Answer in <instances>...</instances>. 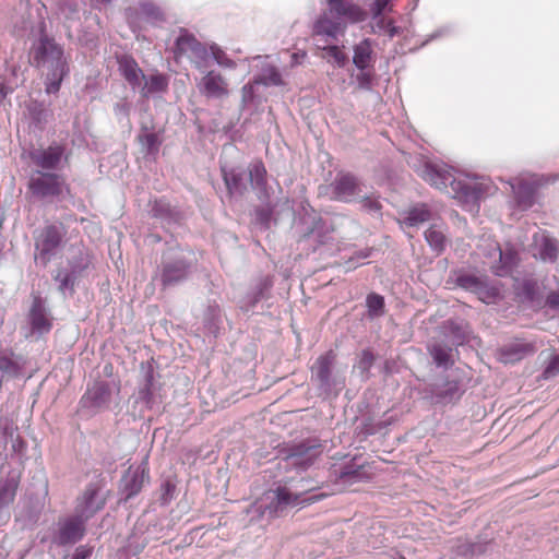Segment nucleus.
<instances>
[{
    "label": "nucleus",
    "instance_id": "f704fd0d",
    "mask_svg": "<svg viewBox=\"0 0 559 559\" xmlns=\"http://www.w3.org/2000/svg\"><path fill=\"white\" fill-rule=\"evenodd\" d=\"M432 219V212L427 204L420 203L412 206L405 213L403 223L407 227H419L420 225Z\"/></svg>",
    "mask_w": 559,
    "mask_h": 559
},
{
    "label": "nucleus",
    "instance_id": "4c0bfd02",
    "mask_svg": "<svg viewBox=\"0 0 559 559\" xmlns=\"http://www.w3.org/2000/svg\"><path fill=\"white\" fill-rule=\"evenodd\" d=\"M151 214L164 224H173L178 221V212H176L170 203L165 199L155 200L152 203Z\"/></svg>",
    "mask_w": 559,
    "mask_h": 559
},
{
    "label": "nucleus",
    "instance_id": "a211bd4d",
    "mask_svg": "<svg viewBox=\"0 0 559 559\" xmlns=\"http://www.w3.org/2000/svg\"><path fill=\"white\" fill-rule=\"evenodd\" d=\"M204 75L197 83L200 94L206 98L221 99L228 96L227 80L215 70H205Z\"/></svg>",
    "mask_w": 559,
    "mask_h": 559
},
{
    "label": "nucleus",
    "instance_id": "f03ea898",
    "mask_svg": "<svg viewBox=\"0 0 559 559\" xmlns=\"http://www.w3.org/2000/svg\"><path fill=\"white\" fill-rule=\"evenodd\" d=\"M31 56L33 64L45 75L46 93L57 94L63 79L70 72L62 45L48 36L41 27L40 36L32 45Z\"/></svg>",
    "mask_w": 559,
    "mask_h": 559
},
{
    "label": "nucleus",
    "instance_id": "58836bf2",
    "mask_svg": "<svg viewBox=\"0 0 559 559\" xmlns=\"http://www.w3.org/2000/svg\"><path fill=\"white\" fill-rule=\"evenodd\" d=\"M53 280L58 283V290L64 297L73 296L75 292V284L79 280L74 273H72L68 267H62L56 272Z\"/></svg>",
    "mask_w": 559,
    "mask_h": 559
},
{
    "label": "nucleus",
    "instance_id": "aec40b11",
    "mask_svg": "<svg viewBox=\"0 0 559 559\" xmlns=\"http://www.w3.org/2000/svg\"><path fill=\"white\" fill-rule=\"evenodd\" d=\"M85 534V523L81 516H70L59 522L53 543L58 546H67L78 543Z\"/></svg>",
    "mask_w": 559,
    "mask_h": 559
},
{
    "label": "nucleus",
    "instance_id": "5fc2aeb1",
    "mask_svg": "<svg viewBox=\"0 0 559 559\" xmlns=\"http://www.w3.org/2000/svg\"><path fill=\"white\" fill-rule=\"evenodd\" d=\"M392 0H373L369 4V11L371 19L378 17V16H384V12L392 11L391 5Z\"/></svg>",
    "mask_w": 559,
    "mask_h": 559
},
{
    "label": "nucleus",
    "instance_id": "6e6d98bb",
    "mask_svg": "<svg viewBox=\"0 0 559 559\" xmlns=\"http://www.w3.org/2000/svg\"><path fill=\"white\" fill-rule=\"evenodd\" d=\"M374 362V356L369 349H364L360 353L356 367L361 373H368Z\"/></svg>",
    "mask_w": 559,
    "mask_h": 559
},
{
    "label": "nucleus",
    "instance_id": "f8f14e48",
    "mask_svg": "<svg viewBox=\"0 0 559 559\" xmlns=\"http://www.w3.org/2000/svg\"><path fill=\"white\" fill-rule=\"evenodd\" d=\"M345 31V23L338 22L328 9L318 16L312 25V36L317 47H321V44L336 41Z\"/></svg>",
    "mask_w": 559,
    "mask_h": 559
},
{
    "label": "nucleus",
    "instance_id": "a878e982",
    "mask_svg": "<svg viewBox=\"0 0 559 559\" xmlns=\"http://www.w3.org/2000/svg\"><path fill=\"white\" fill-rule=\"evenodd\" d=\"M118 70L133 91L141 87L144 73L133 57L128 55L120 56L118 58Z\"/></svg>",
    "mask_w": 559,
    "mask_h": 559
},
{
    "label": "nucleus",
    "instance_id": "4468645a",
    "mask_svg": "<svg viewBox=\"0 0 559 559\" xmlns=\"http://www.w3.org/2000/svg\"><path fill=\"white\" fill-rule=\"evenodd\" d=\"M326 1L330 14L338 20V22L345 23V28L347 27V24L364 22L368 16L367 11L352 0Z\"/></svg>",
    "mask_w": 559,
    "mask_h": 559
},
{
    "label": "nucleus",
    "instance_id": "6e6552de",
    "mask_svg": "<svg viewBox=\"0 0 559 559\" xmlns=\"http://www.w3.org/2000/svg\"><path fill=\"white\" fill-rule=\"evenodd\" d=\"M334 355L332 352L319 356L311 367V379L316 383L319 395L337 396L345 385V379L332 373Z\"/></svg>",
    "mask_w": 559,
    "mask_h": 559
},
{
    "label": "nucleus",
    "instance_id": "412c9836",
    "mask_svg": "<svg viewBox=\"0 0 559 559\" xmlns=\"http://www.w3.org/2000/svg\"><path fill=\"white\" fill-rule=\"evenodd\" d=\"M488 255L495 259L498 258L490 266V270L500 277L511 275L519 262V254L513 248L507 247L501 249L497 242L491 245V252Z\"/></svg>",
    "mask_w": 559,
    "mask_h": 559
},
{
    "label": "nucleus",
    "instance_id": "603ef678",
    "mask_svg": "<svg viewBox=\"0 0 559 559\" xmlns=\"http://www.w3.org/2000/svg\"><path fill=\"white\" fill-rule=\"evenodd\" d=\"M91 260L88 254L80 252L69 261V270L78 277L90 266Z\"/></svg>",
    "mask_w": 559,
    "mask_h": 559
},
{
    "label": "nucleus",
    "instance_id": "9b49d317",
    "mask_svg": "<svg viewBox=\"0 0 559 559\" xmlns=\"http://www.w3.org/2000/svg\"><path fill=\"white\" fill-rule=\"evenodd\" d=\"M192 269V262L182 251L166 253L159 267V281L163 287H170L185 282Z\"/></svg>",
    "mask_w": 559,
    "mask_h": 559
},
{
    "label": "nucleus",
    "instance_id": "052dcab7",
    "mask_svg": "<svg viewBox=\"0 0 559 559\" xmlns=\"http://www.w3.org/2000/svg\"><path fill=\"white\" fill-rule=\"evenodd\" d=\"M29 114H31V117H32V121L35 124H40L44 121L45 111L41 108V105L34 104V106H31L29 107Z\"/></svg>",
    "mask_w": 559,
    "mask_h": 559
},
{
    "label": "nucleus",
    "instance_id": "ea45409f",
    "mask_svg": "<svg viewBox=\"0 0 559 559\" xmlns=\"http://www.w3.org/2000/svg\"><path fill=\"white\" fill-rule=\"evenodd\" d=\"M223 179L230 195H241L246 190L243 175L234 168L222 167Z\"/></svg>",
    "mask_w": 559,
    "mask_h": 559
},
{
    "label": "nucleus",
    "instance_id": "b1692460",
    "mask_svg": "<svg viewBox=\"0 0 559 559\" xmlns=\"http://www.w3.org/2000/svg\"><path fill=\"white\" fill-rule=\"evenodd\" d=\"M535 352L534 343L516 340L499 349V360L503 364H514Z\"/></svg>",
    "mask_w": 559,
    "mask_h": 559
},
{
    "label": "nucleus",
    "instance_id": "7ed1b4c3",
    "mask_svg": "<svg viewBox=\"0 0 559 559\" xmlns=\"http://www.w3.org/2000/svg\"><path fill=\"white\" fill-rule=\"evenodd\" d=\"M556 180L557 178L551 175L532 173H523L509 178L504 182L510 187L512 193V207L519 211H528L536 203L537 190Z\"/></svg>",
    "mask_w": 559,
    "mask_h": 559
},
{
    "label": "nucleus",
    "instance_id": "2eb2a0df",
    "mask_svg": "<svg viewBox=\"0 0 559 559\" xmlns=\"http://www.w3.org/2000/svg\"><path fill=\"white\" fill-rule=\"evenodd\" d=\"M273 284V277L270 275L259 277L239 299L238 306L240 310L246 313L253 312L260 301L267 300L271 297Z\"/></svg>",
    "mask_w": 559,
    "mask_h": 559
},
{
    "label": "nucleus",
    "instance_id": "c85d7f7f",
    "mask_svg": "<svg viewBox=\"0 0 559 559\" xmlns=\"http://www.w3.org/2000/svg\"><path fill=\"white\" fill-rule=\"evenodd\" d=\"M28 320L32 330L38 334L47 333L51 329L47 309L39 297L34 298L32 302Z\"/></svg>",
    "mask_w": 559,
    "mask_h": 559
},
{
    "label": "nucleus",
    "instance_id": "69168bd1",
    "mask_svg": "<svg viewBox=\"0 0 559 559\" xmlns=\"http://www.w3.org/2000/svg\"><path fill=\"white\" fill-rule=\"evenodd\" d=\"M14 428L13 425H10L8 423L0 426V438L3 439L5 442L8 441V438L13 436Z\"/></svg>",
    "mask_w": 559,
    "mask_h": 559
},
{
    "label": "nucleus",
    "instance_id": "cd10ccee",
    "mask_svg": "<svg viewBox=\"0 0 559 559\" xmlns=\"http://www.w3.org/2000/svg\"><path fill=\"white\" fill-rule=\"evenodd\" d=\"M17 487L19 478L14 475L7 477L0 486V526L10 519L8 507L13 502Z\"/></svg>",
    "mask_w": 559,
    "mask_h": 559
},
{
    "label": "nucleus",
    "instance_id": "79ce46f5",
    "mask_svg": "<svg viewBox=\"0 0 559 559\" xmlns=\"http://www.w3.org/2000/svg\"><path fill=\"white\" fill-rule=\"evenodd\" d=\"M139 9L141 15L148 24L157 26L165 22V14L157 4L147 0H141Z\"/></svg>",
    "mask_w": 559,
    "mask_h": 559
},
{
    "label": "nucleus",
    "instance_id": "774afa93",
    "mask_svg": "<svg viewBox=\"0 0 559 559\" xmlns=\"http://www.w3.org/2000/svg\"><path fill=\"white\" fill-rule=\"evenodd\" d=\"M450 32L449 27H442L440 29H437L436 32L431 33L428 38L424 41L423 45H426L427 43L438 39L442 37L443 35L448 34Z\"/></svg>",
    "mask_w": 559,
    "mask_h": 559
},
{
    "label": "nucleus",
    "instance_id": "6ab92c4d",
    "mask_svg": "<svg viewBox=\"0 0 559 559\" xmlns=\"http://www.w3.org/2000/svg\"><path fill=\"white\" fill-rule=\"evenodd\" d=\"M371 476L369 463L361 460V457L355 456L341 466L337 473V480L343 485H354L369 480Z\"/></svg>",
    "mask_w": 559,
    "mask_h": 559
},
{
    "label": "nucleus",
    "instance_id": "8fccbe9b",
    "mask_svg": "<svg viewBox=\"0 0 559 559\" xmlns=\"http://www.w3.org/2000/svg\"><path fill=\"white\" fill-rule=\"evenodd\" d=\"M481 278L471 273L460 272L455 277V284L467 292L474 293Z\"/></svg>",
    "mask_w": 559,
    "mask_h": 559
},
{
    "label": "nucleus",
    "instance_id": "c9c22d12",
    "mask_svg": "<svg viewBox=\"0 0 559 559\" xmlns=\"http://www.w3.org/2000/svg\"><path fill=\"white\" fill-rule=\"evenodd\" d=\"M371 33L378 36H386L389 39L394 38L403 32V28L396 26L392 19L386 16L373 17L370 21Z\"/></svg>",
    "mask_w": 559,
    "mask_h": 559
},
{
    "label": "nucleus",
    "instance_id": "49530a36",
    "mask_svg": "<svg viewBox=\"0 0 559 559\" xmlns=\"http://www.w3.org/2000/svg\"><path fill=\"white\" fill-rule=\"evenodd\" d=\"M474 294H476L483 302L491 304L495 302L500 293L496 286L490 285L487 278L483 277L479 285H477V288L474 290Z\"/></svg>",
    "mask_w": 559,
    "mask_h": 559
},
{
    "label": "nucleus",
    "instance_id": "9d476101",
    "mask_svg": "<svg viewBox=\"0 0 559 559\" xmlns=\"http://www.w3.org/2000/svg\"><path fill=\"white\" fill-rule=\"evenodd\" d=\"M322 453V444L319 439L309 438L297 443L288 444L282 450L284 460L287 465L306 471Z\"/></svg>",
    "mask_w": 559,
    "mask_h": 559
},
{
    "label": "nucleus",
    "instance_id": "680f3d73",
    "mask_svg": "<svg viewBox=\"0 0 559 559\" xmlns=\"http://www.w3.org/2000/svg\"><path fill=\"white\" fill-rule=\"evenodd\" d=\"M130 105L127 102H119L114 106L115 115L119 120L128 118Z\"/></svg>",
    "mask_w": 559,
    "mask_h": 559
},
{
    "label": "nucleus",
    "instance_id": "bb28decb",
    "mask_svg": "<svg viewBox=\"0 0 559 559\" xmlns=\"http://www.w3.org/2000/svg\"><path fill=\"white\" fill-rule=\"evenodd\" d=\"M442 333L451 345L461 346L468 341L469 325L462 319H449L442 324Z\"/></svg>",
    "mask_w": 559,
    "mask_h": 559
},
{
    "label": "nucleus",
    "instance_id": "dca6fc26",
    "mask_svg": "<svg viewBox=\"0 0 559 559\" xmlns=\"http://www.w3.org/2000/svg\"><path fill=\"white\" fill-rule=\"evenodd\" d=\"M28 187L33 195L44 200L61 194L63 182L57 174L38 173L29 179Z\"/></svg>",
    "mask_w": 559,
    "mask_h": 559
},
{
    "label": "nucleus",
    "instance_id": "e433bc0d",
    "mask_svg": "<svg viewBox=\"0 0 559 559\" xmlns=\"http://www.w3.org/2000/svg\"><path fill=\"white\" fill-rule=\"evenodd\" d=\"M168 86V80L166 75L155 73L152 75L142 78L140 93L143 97H148L152 94L164 92Z\"/></svg>",
    "mask_w": 559,
    "mask_h": 559
},
{
    "label": "nucleus",
    "instance_id": "0eeeda50",
    "mask_svg": "<svg viewBox=\"0 0 559 559\" xmlns=\"http://www.w3.org/2000/svg\"><path fill=\"white\" fill-rule=\"evenodd\" d=\"M174 52L176 58L186 57L201 72H205L211 66V45L202 44L185 28L179 31Z\"/></svg>",
    "mask_w": 559,
    "mask_h": 559
},
{
    "label": "nucleus",
    "instance_id": "e2e57ef3",
    "mask_svg": "<svg viewBox=\"0 0 559 559\" xmlns=\"http://www.w3.org/2000/svg\"><path fill=\"white\" fill-rule=\"evenodd\" d=\"M546 305L552 310H559V292H550L546 297Z\"/></svg>",
    "mask_w": 559,
    "mask_h": 559
},
{
    "label": "nucleus",
    "instance_id": "ddd939ff",
    "mask_svg": "<svg viewBox=\"0 0 559 559\" xmlns=\"http://www.w3.org/2000/svg\"><path fill=\"white\" fill-rule=\"evenodd\" d=\"M330 188L332 199L344 203L357 201L362 193L360 180L349 173L337 174Z\"/></svg>",
    "mask_w": 559,
    "mask_h": 559
},
{
    "label": "nucleus",
    "instance_id": "a18cd8bd",
    "mask_svg": "<svg viewBox=\"0 0 559 559\" xmlns=\"http://www.w3.org/2000/svg\"><path fill=\"white\" fill-rule=\"evenodd\" d=\"M462 394L463 390L461 389V383L457 380L445 381V383L437 391V396L442 402L457 401Z\"/></svg>",
    "mask_w": 559,
    "mask_h": 559
},
{
    "label": "nucleus",
    "instance_id": "338daca9",
    "mask_svg": "<svg viewBox=\"0 0 559 559\" xmlns=\"http://www.w3.org/2000/svg\"><path fill=\"white\" fill-rule=\"evenodd\" d=\"M13 92V87L7 85L1 79H0V106L3 105V102L5 97Z\"/></svg>",
    "mask_w": 559,
    "mask_h": 559
},
{
    "label": "nucleus",
    "instance_id": "f3484780",
    "mask_svg": "<svg viewBox=\"0 0 559 559\" xmlns=\"http://www.w3.org/2000/svg\"><path fill=\"white\" fill-rule=\"evenodd\" d=\"M146 481H148L146 463L129 466L120 480V491L124 500H129L139 495Z\"/></svg>",
    "mask_w": 559,
    "mask_h": 559
},
{
    "label": "nucleus",
    "instance_id": "f257e3e1",
    "mask_svg": "<svg viewBox=\"0 0 559 559\" xmlns=\"http://www.w3.org/2000/svg\"><path fill=\"white\" fill-rule=\"evenodd\" d=\"M418 175L431 186L445 190L464 206L474 209L480 200L491 197L498 190L493 181L485 176L455 174L442 163L425 162Z\"/></svg>",
    "mask_w": 559,
    "mask_h": 559
},
{
    "label": "nucleus",
    "instance_id": "20e7f679",
    "mask_svg": "<svg viewBox=\"0 0 559 559\" xmlns=\"http://www.w3.org/2000/svg\"><path fill=\"white\" fill-rule=\"evenodd\" d=\"M295 230L300 240L313 238L317 246L330 239L333 228L330 227L308 201H301L296 212Z\"/></svg>",
    "mask_w": 559,
    "mask_h": 559
},
{
    "label": "nucleus",
    "instance_id": "2f4dec72",
    "mask_svg": "<svg viewBox=\"0 0 559 559\" xmlns=\"http://www.w3.org/2000/svg\"><path fill=\"white\" fill-rule=\"evenodd\" d=\"M445 226L443 224H432L425 231V239L437 255L442 254L448 246V237L445 234Z\"/></svg>",
    "mask_w": 559,
    "mask_h": 559
},
{
    "label": "nucleus",
    "instance_id": "a19ab883",
    "mask_svg": "<svg viewBox=\"0 0 559 559\" xmlns=\"http://www.w3.org/2000/svg\"><path fill=\"white\" fill-rule=\"evenodd\" d=\"M249 179L253 190L258 191L259 198L266 190V169L262 162H254L249 167Z\"/></svg>",
    "mask_w": 559,
    "mask_h": 559
},
{
    "label": "nucleus",
    "instance_id": "4d7b16f0",
    "mask_svg": "<svg viewBox=\"0 0 559 559\" xmlns=\"http://www.w3.org/2000/svg\"><path fill=\"white\" fill-rule=\"evenodd\" d=\"M559 374V355H552L548 362L546 364L543 378L545 380L552 379Z\"/></svg>",
    "mask_w": 559,
    "mask_h": 559
},
{
    "label": "nucleus",
    "instance_id": "39448f33",
    "mask_svg": "<svg viewBox=\"0 0 559 559\" xmlns=\"http://www.w3.org/2000/svg\"><path fill=\"white\" fill-rule=\"evenodd\" d=\"M119 392L120 388L115 383L105 380L94 381L87 385L79 401V413L82 416H94L109 408L114 396Z\"/></svg>",
    "mask_w": 559,
    "mask_h": 559
},
{
    "label": "nucleus",
    "instance_id": "09e8293b",
    "mask_svg": "<svg viewBox=\"0 0 559 559\" xmlns=\"http://www.w3.org/2000/svg\"><path fill=\"white\" fill-rule=\"evenodd\" d=\"M214 61L219 67L226 69H236L237 63L230 59L226 52L216 44L211 45V62Z\"/></svg>",
    "mask_w": 559,
    "mask_h": 559
},
{
    "label": "nucleus",
    "instance_id": "473e14b6",
    "mask_svg": "<svg viewBox=\"0 0 559 559\" xmlns=\"http://www.w3.org/2000/svg\"><path fill=\"white\" fill-rule=\"evenodd\" d=\"M534 241L538 247L537 255L542 261L554 263L557 260L559 242L556 238L543 234L538 240L537 236L535 235Z\"/></svg>",
    "mask_w": 559,
    "mask_h": 559
},
{
    "label": "nucleus",
    "instance_id": "3c124183",
    "mask_svg": "<svg viewBox=\"0 0 559 559\" xmlns=\"http://www.w3.org/2000/svg\"><path fill=\"white\" fill-rule=\"evenodd\" d=\"M138 139L147 154H155L158 152L159 141L156 133L145 131L139 134Z\"/></svg>",
    "mask_w": 559,
    "mask_h": 559
},
{
    "label": "nucleus",
    "instance_id": "5701e85b",
    "mask_svg": "<svg viewBox=\"0 0 559 559\" xmlns=\"http://www.w3.org/2000/svg\"><path fill=\"white\" fill-rule=\"evenodd\" d=\"M160 395L154 380V370L148 366L144 370V380L138 391L135 399L136 404H141V412L144 409H152L156 404L159 403Z\"/></svg>",
    "mask_w": 559,
    "mask_h": 559
},
{
    "label": "nucleus",
    "instance_id": "c756f323",
    "mask_svg": "<svg viewBox=\"0 0 559 559\" xmlns=\"http://www.w3.org/2000/svg\"><path fill=\"white\" fill-rule=\"evenodd\" d=\"M64 150L60 145H50L45 150L32 153L33 162L43 169L52 170L58 167L63 156Z\"/></svg>",
    "mask_w": 559,
    "mask_h": 559
},
{
    "label": "nucleus",
    "instance_id": "4be33fe9",
    "mask_svg": "<svg viewBox=\"0 0 559 559\" xmlns=\"http://www.w3.org/2000/svg\"><path fill=\"white\" fill-rule=\"evenodd\" d=\"M274 493L276 510H282L289 506L295 507L299 504H310L323 499L326 496L324 493H313L311 491L294 493L286 487H277Z\"/></svg>",
    "mask_w": 559,
    "mask_h": 559
},
{
    "label": "nucleus",
    "instance_id": "bf43d9fd",
    "mask_svg": "<svg viewBox=\"0 0 559 559\" xmlns=\"http://www.w3.org/2000/svg\"><path fill=\"white\" fill-rule=\"evenodd\" d=\"M254 83L249 82L245 84L241 88V103L243 106L250 104L254 98Z\"/></svg>",
    "mask_w": 559,
    "mask_h": 559
},
{
    "label": "nucleus",
    "instance_id": "7c9ffc66",
    "mask_svg": "<svg viewBox=\"0 0 559 559\" xmlns=\"http://www.w3.org/2000/svg\"><path fill=\"white\" fill-rule=\"evenodd\" d=\"M261 60L260 72L254 75L253 83L258 85L264 86H282L284 85V81L278 69L269 63L266 59H262V57H258Z\"/></svg>",
    "mask_w": 559,
    "mask_h": 559
},
{
    "label": "nucleus",
    "instance_id": "423d86ee",
    "mask_svg": "<svg viewBox=\"0 0 559 559\" xmlns=\"http://www.w3.org/2000/svg\"><path fill=\"white\" fill-rule=\"evenodd\" d=\"M374 41L370 38H364L353 47V64L357 69V74L353 78L359 90L371 91L374 83V62L376 53L373 51Z\"/></svg>",
    "mask_w": 559,
    "mask_h": 559
},
{
    "label": "nucleus",
    "instance_id": "864d4df0",
    "mask_svg": "<svg viewBox=\"0 0 559 559\" xmlns=\"http://www.w3.org/2000/svg\"><path fill=\"white\" fill-rule=\"evenodd\" d=\"M176 493V484L171 479H166L160 485V496L159 501L162 506L169 504Z\"/></svg>",
    "mask_w": 559,
    "mask_h": 559
},
{
    "label": "nucleus",
    "instance_id": "37998d69",
    "mask_svg": "<svg viewBox=\"0 0 559 559\" xmlns=\"http://www.w3.org/2000/svg\"><path fill=\"white\" fill-rule=\"evenodd\" d=\"M324 51L323 58L328 60L329 63L337 68H344L348 63V56L343 51V49L337 45L330 44H321L319 47Z\"/></svg>",
    "mask_w": 559,
    "mask_h": 559
},
{
    "label": "nucleus",
    "instance_id": "0e129e2a",
    "mask_svg": "<svg viewBox=\"0 0 559 559\" xmlns=\"http://www.w3.org/2000/svg\"><path fill=\"white\" fill-rule=\"evenodd\" d=\"M92 555V548L79 546L73 552L71 559H87Z\"/></svg>",
    "mask_w": 559,
    "mask_h": 559
},
{
    "label": "nucleus",
    "instance_id": "13d9d810",
    "mask_svg": "<svg viewBox=\"0 0 559 559\" xmlns=\"http://www.w3.org/2000/svg\"><path fill=\"white\" fill-rule=\"evenodd\" d=\"M358 200H360L362 210L369 213H379L381 210V204L374 198L361 194V197Z\"/></svg>",
    "mask_w": 559,
    "mask_h": 559
},
{
    "label": "nucleus",
    "instance_id": "c03bdc74",
    "mask_svg": "<svg viewBox=\"0 0 559 559\" xmlns=\"http://www.w3.org/2000/svg\"><path fill=\"white\" fill-rule=\"evenodd\" d=\"M452 347L444 346L442 344H433L429 347V353L433 359V362L441 368L448 369L452 366L451 359Z\"/></svg>",
    "mask_w": 559,
    "mask_h": 559
},
{
    "label": "nucleus",
    "instance_id": "72a5a7b5",
    "mask_svg": "<svg viewBox=\"0 0 559 559\" xmlns=\"http://www.w3.org/2000/svg\"><path fill=\"white\" fill-rule=\"evenodd\" d=\"M97 496L98 491L94 485H90L86 487L82 497V502L80 504L81 513L86 519L95 514L104 507V500L98 499Z\"/></svg>",
    "mask_w": 559,
    "mask_h": 559
},
{
    "label": "nucleus",
    "instance_id": "393cba45",
    "mask_svg": "<svg viewBox=\"0 0 559 559\" xmlns=\"http://www.w3.org/2000/svg\"><path fill=\"white\" fill-rule=\"evenodd\" d=\"M25 359L10 348L0 349V373L1 379H15L22 374Z\"/></svg>",
    "mask_w": 559,
    "mask_h": 559
},
{
    "label": "nucleus",
    "instance_id": "de8ad7c7",
    "mask_svg": "<svg viewBox=\"0 0 559 559\" xmlns=\"http://www.w3.org/2000/svg\"><path fill=\"white\" fill-rule=\"evenodd\" d=\"M366 307L370 318H378L384 313V298L383 296L371 293L366 298Z\"/></svg>",
    "mask_w": 559,
    "mask_h": 559
},
{
    "label": "nucleus",
    "instance_id": "1a4fd4ad",
    "mask_svg": "<svg viewBox=\"0 0 559 559\" xmlns=\"http://www.w3.org/2000/svg\"><path fill=\"white\" fill-rule=\"evenodd\" d=\"M67 228L62 223L48 224L35 236V260L46 266L60 250Z\"/></svg>",
    "mask_w": 559,
    "mask_h": 559
}]
</instances>
